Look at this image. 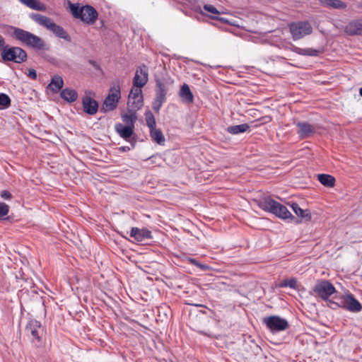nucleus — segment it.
<instances>
[{
  "instance_id": "obj_1",
  "label": "nucleus",
  "mask_w": 362,
  "mask_h": 362,
  "mask_svg": "<svg viewBox=\"0 0 362 362\" xmlns=\"http://www.w3.org/2000/svg\"><path fill=\"white\" fill-rule=\"evenodd\" d=\"M4 28H6V33L13 39L19 41L23 45L31 47L35 50H49V46L39 36L13 25H6Z\"/></svg>"
},
{
  "instance_id": "obj_2",
  "label": "nucleus",
  "mask_w": 362,
  "mask_h": 362,
  "mask_svg": "<svg viewBox=\"0 0 362 362\" xmlns=\"http://www.w3.org/2000/svg\"><path fill=\"white\" fill-rule=\"evenodd\" d=\"M4 28H6V33L13 39L19 41L23 45L31 47L35 50H49V46L39 36L13 25H6Z\"/></svg>"
},
{
  "instance_id": "obj_3",
  "label": "nucleus",
  "mask_w": 362,
  "mask_h": 362,
  "mask_svg": "<svg viewBox=\"0 0 362 362\" xmlns=\"http://www.w3.org/2000/svg\"><path fill=\"white\" fill-rule=\"evenodd\" d=\"M4 28H6V33L13 39L19 41L23 45L31 47L35 50H49V46L39 36L13 25H6Z\"/></svg>"
},
{
  "instance_id": "obj_4",
  "label": "nucleus",
  "mask_w": 362,
  "mask_h": 362,
  "mask_svg": "<svg viewBox=\"0 0 362 362\" xmlns=\"http://www.w3.org/2000/svg\"><path fill=\"white\" fill-rule=\"evenodd\" d=\"M257 204L261 209L272 213L281 219H296L284 205L275 201L269 196L261 198Z\"/></svg>"
},
{
  "instance_id": "obj_5",
  "label": "nucleus",
  "mask_w": 362,
  "mask_h": 362,
  "mask_svg": "<svg viewBox=\"0 0 362 362\" xmlns=\"http://www.w3.org/2000/svg\"><path fill=\"white\" fill-rule=\"evenodd\" d=\"M69 10L72 16L80 19L84 23L92 25L98 18V11L90 5L81 6L80 4H72L69 1Z\"/></svg>"
},
{
  "instance_id": "obj_6",
  "label": "nucleus",
  "mask_w": 362,
  "mask_h": 362,
  "mask_svg": "<svg viewBox=\"0 0 362 362\" xmlns=\"http://www.w3.org/2000/svg\"><path fill=\"white\" fill-rule=\"evenodd\" d=\"M31 18L40 25L51 30L59 38L71 42V38L67 32L62 26L57 25L50 18L40 13H34Z\"/></svg>"
},
{
  "instance_id": "obj_7",
  "label": "nucleus",
  "mask_w": 362,
  "mask_h": 362,
  "mask_svg": "<svg viewBox=\"0 0 362 362\" xmlns=\"http://www.w3.org/2000/svg\"><path fill=\"white\" fill-rule=\"evenodd\" d=\"M4 62H13L17 64L25 62L28 59L27 52L20 47H12L6 45L1 52Z\"/></svg>"
},
{
  "instance_id": "obj_8",
  "label": "nucleus",
  "mask_w": 362,
  "mask_h": 362,
  "mask_svg": "<svg viewBox=\"0 0 362 362\" xmlns=\"http://www.w3.org/2000/svg\"><path fill=\"white\" fill-rule=\"evenodd\" d=\"M288 27L293 40H298L313 32L312 25L307 21L291 23Z\"/></svg>"
},
{
  "instance_id": "obj_9",
  "label": "nucleus",
  "mask_w": 362,
  "mask_h": 362,
  "mask_svg": "<svg viewBox=\"0 0 362 362\" xmlns=\"http://www.w3.org/2000/svg\"><path fill=\"white\" fill-rule=\"evenodd\" d=\"M262 322L274 334L284 331L289 327L288 322L279 315L264 317Z\"/></svg>"
},
{
  "instance_id": "obj_10",
  "label": "nucleus",
  "mask_w": 362,
  "mask_h": 362,
  "mask_svg": "<svg viewBox=\"0 0 362 362\" xmlns=\"http://www.w3.org/2000/svg\"><path fill=\"white\" fill-rule=\"evenodd\" d=\"M313 291L324 300H328L332 294L337 293L335 287L328 280L318 281L313 288Z\"/></svg>"
},
{
  "instance_id": "obj_11",
  "label": "nucleus",
  "mask_w": 362,
  "mask_h": 362,
  "mask_svg": "<svg viewBox=\"0 0 362 362\" xmlns=\"http://www.w3.org/2000/svg\"><path fill=\"white\" fill-rule=\"evenodd\" d=\"M134 125H124L121 123H117L115 125V130L119 136L132 145V148H134L136 144V139L133 137Z\"/></svg>"
},
{
  "instance_id": "obj_12",
  "label": "nucleus",
  "mask_w": 362,
  "mask_h": 362,
  "mask_svg": "<svg viewBox=\"0 0 362 362\" xmlns=\"http://www.w3.org/2000/svg\"><path fill=\"white\" fill-rule=\"evenodd\" d=\"M127 105L134 111L139 110L144 105L142 90L141 88H132L129 94Z\"/></svg>"
},
{
  "instance_id": "obj_13",
  "label": "nucleus",
  "mask_w": 362,
  "mask_h": 362,
  "mask_svg": "<svg viewBox=\"0 0 362 362\" xmlns=\"http://www.w3.org/2000/svg\"><path fill=\"white\" fill-rule=\"evenodd\" d=\"M41 323L34 319L30 320L25 326L26 334L32 339V340H37L40 341V333L42 332Z\"/></svg>"
},
{
  "instance_id": "obj_14",
  "label": "nucleus",
  "mask_w": 362,
  "mask_h": 362,
  "mask_svg": "<svg viewBox=\"0 0 362 362\" xmlns=\"http://www.w3.org/2000/svg\"><path fill=\"white\" fill-rule=\"evenodd\" d=\"M148 69L146 65L139 66L136 71L135 76L133 78V85L137 88L144 87L148 82Z\"/></svg>"
},
{
  "instance_id": "obj_15",
  "label": "nucleus",
  "mask_w": 362,
  "mask_h": 362,
  "mask_svg": "<svg viewBox=\"0 0 362 362\" xmlns=\"http://www.w3.org/2000/svg\"><path fill=\"white\" fill-rule=\"evenodd\" d=\"M296 127L298 128L296 133L300 139L310 138L316 132L315 126L307 122H298L296 123Z\"/></svg>"
},
{
  "instance_id": "obj_16",
  "label": "nucleus",
  "mask_w": 362,
  "mask_h": 362,
  "mask_svg": "<svg viewBox=\"0 0 362 362\" xmlns=\"http://www.w3.org/2000/svg\"><path fill=\"white\" fill-rule=\"evenodd\" d=\"M130 236L137 242H143L146 239L153 238L151 231L146 228H139L133 227L131 229Z\"/></svg>"
},
{
  "instance_id": "obj_17",
  "label": "nucleus",
  "mask_w": 362,
  "mask_h": 362,
  "mask_svg": "<svg viewBox=\"0 0 362 362\" xmlns=\"http://www.w3.org/2000/svg\"><path fill=\"white\" fill-rule=\"evenodd\" d=\"M82 104L85 113L89 115H93L97 113L99 105L98 102L93 98L86 95L83 98Z\"/></svg>"
},
{
  "instance_id": "obj_18",
  "label": "nucleus",
  "mask_w": 362,
  "mask_h": 362,
  "mask_svg": "<svg viewBox=\"0 0 362 362\" xmlns=\"http://www.w3.org/2000/svg\"><path fill=\"white\" fill-rule=\"evenodd\" d=\"M345 32L351 36H362V19L350 21L345 27Z\"/></svg>"
},
{
  "instance_id": "obj_19",
  "label": "nucleus",
  "mask_w": 362,
  "mask_h": 362,
  "mask_svg": "<svg viewBox=\"0 0 362 362\" xmlns=\"http://www.w3.org/2000/svg\"><path fill=\"white\" fill-rule=\"evenodd\" d=\"M345 310H347L350 312L358 313L362 310V305L359 303V301L354 298V296L351 294H346V302Z\"/></svg>"
},
{
  "instance_id": "obj_20",
  "label": "nucleus",
  "mask_w": 362,
  "mask_h": 362,
  "mask_svg": "<svg viewBox=\"0 0 362 362\" xmlns=\"http://www.w3.org/2000/svg\"><path fill=\"white\" fill-rule=\"evenodd\" d=\"M293 51L296 54L302 56H309V57H317L324 52V49L322 47H320L318 49L314 48H300L298 47H295L293 49Z\"/></svg>"
},
{
  "instance_id": "obj_21",
  "label": "nucleus",
  "mask_w": 362,
  "mask_h": 362,
  "mask_svg": "<svg viewBox=\"0 0 362 362\" xmlns=\"http://www.w3.org/2000/svg\"><path fill=\"white\" fill-rule=\"evenodd\" d=\"M156 98L165 101L167 95V88L165 83L160 78L156 77Z\"/></svg>"
},
{
  "instance_id": "obj_22",
  "label": "nucleus",
  "mask_w": 362,
  "mask_h": 362,
  "mask_svg": "<svg viewBox=\"0 0 362 362\" xmlns=\"http://www.w3.org/2000/svg\"><path fill=\"white\" fill-rule=\"evenodd\" d=\"M320 4L326 8L344 10L347 4L341 0H319Z\"/></svg>"
},
{
  "instance_id": "obj_23",
  "label": "nucleus",
  "mask_w": 362,
  "mask_h": 362,
  "mask_svg": "<svg viewBox=\"0 0 362 362\" xmlns=\"http://www.w3.org/2000/svg\"><path fill=\"white\" fill-rule=\"evenodd\" d=\"M179 95L182 100L185 103H192L194 101V95L187 83H184L180 90Z\"/></svg>"
},
{
  "instance_id": "obj_24",
  "label": "nucleus",
  "mask_w": 362,
  "mask_h": 362,
  "mask_svg": "<svg viewBox=\"0 0 362 362\" xmlns=\"http://www.w3.org/2000/svg\"><path fill=\"white\" fill-rule=\"evenodd\" d=\"M293 212L298 216L303 219L305 221L311 220V214L308 209H302L297 203H292L291 205Z\"/></svg>"
},
{
  "instance_id": "obj_25",
  "label": "nucleus",
  "mask_w": 362,
  "mask_h": 362,
  "mask_svg": "<svg viewBox=\"0 0 362 362\" xmlns=\"http://www.w3.org/2000/svg\"><path fill=\"white\" fill-rule=\"evenodd\" d=\"M63 85L64 81L62 77L59 75H54L52 78L51 81L48 85V88L52 93H56L59 91V90L63 87Z\"/></svg>"
},
{
  "instance_id": "obj_26",
  "label": "nucleus",
  "mask_w": 362,
  "mask_h": 362,
  "mask_svg": "<svg viewBox=\"0 0 362 362\" xmlns=\"http://www.w3.org/2000/svg\"><path fill=\"white\" fill-rule=\"evenodd\" d=\"M60 96L66 102L73 103L77 100L78 93L74 89L66 88L61 91Z\"/></svg>"
},
{
  "instance_id": "obj_27",
  "label": "nucleus",
  "mask_w": 362,
  "mask_h": 362,
  "mask_svg": "<svg viewBox=\"0 0 362 362\" xmlns=\"http://www.w3.org/2000/svg\"><path fill=\"white\" fill-rule=\"evenodd\" d=\"M149 130L152 140L159 145H163L165 139L162 131L160 129H156V127Z\"/></svg>"
},
{
  "instance_id": "obj_28",
  "label": "nucleus",
  "mask_w": 362,
  "mask_h": 362,
  "mask_svg": "<svg viewBox=\"0 0 362 362\" xmlns=\"http://www.w3.org/2000/svg\"><path fill=\"white\" fill-rule=\"evenodd\" d=\"M250 126L247 123L238 124V125H231L228 126L226 129V131L230 134H238L240 133H244L249 130Z\"/></svg>"
},
{
  "instance_id": "obj_29",
  "label": "nucleus",
  "mask_w": 362,
  "mask_h": 362,
  "mask_svg": "<svg viewBox=\"0 0 362 362\" xmlns=\"http://www.w3.org/2000/svg\"><path fill=\"white\" fill-rule=\"evenodd\" d=\"M318 181L327 187H332L335 185V178L328 174H319L317 175Z\"/></svg>"
},
{
  "instance_id": "obj_30",
  "label": "nucleus",
  "mask_w": 362,
  "mask_h": 362,
  "mask_svg": "<svg viewBox=\"0 0 362 362\" xmlns=\"http://www.w3.org/2000/svg\"><path fill=\"white\" fill-rule=\"evenodd\" d=\"M118 102L110 98V96H107L103 101V105L100 108V111L103 112H107L108 111L114 110L117 106Z\"/></svg>"
},
{
  "instance_id": "obj_31",
  "label": "nucleus",
  "mask_w": 362,
  "mask_h": 362,
  "mask_svg": "<svg viewBox=\"0 0 362 362\" xmlns=\"http://www.w3.org/2000/svg\"><path fill=\"white\" fill-rule=\"evenodd\" d=\"M22 4H25L28 7L36 10V11H44L45 6L37 0H19Z\"/></svg>"
},
{
  "instance_id": "obj_32",
  "label": "nucleus",
  "mask_w": 362,
  "mask_h": 362,
  "mask_svg": "<svg viewBox=\"0 0 362 362\" xmlns=\"http://www.w3.org/2000/svg\"><path fill=\"white\" fill-rule=\"evenodd\" d=\"M130 114H124L122 115V119L124 122L127 124L129 126L134 125L136 120L137 119L136 112L132 108L129 109Z\"/></svg>"
},
{
  "instance_id": "obj_33",
  "label": "nucleus",
  "mask_w": 362,
  "mask_h": 362,
  "mask_svg": "<svg viewBox=\"0 0 362 362\" xmlns=\"http://www.w3.org/2000/svg\"><path fill=\"white\" fill-rule=\"evenodd\" d=\"M145 119L146 125L149 129L156 127V122L153 112L151 110H146L145 112Z\"/></svg>"
},
{
  "instance_id": "obj_34",
  "label": "nucleus",
  "mask_w": 362,
  "mask_h": 362,
  "mask_svg": "<svg viewBox=\"0 0 362 362\" xmlns=\"http://www.w3.org/2000/svg\"><path fill=\"white\" fill-rule=\"evenodd\" d=\"M11 106V99L9 96L6 94L0 93V110L7 109Z\"/></svg>"
},
{
  "instance_id": "obj_35",
  "label": "nucleus",
  "mask_w": 362,
  "mask_h": 362,
  "mask_svg": "<svg viewBox=\"0 0 362 362\" xmlns=\"http://www.w3.org/2000/svg\"><path fill=\"white\" fill-rule=\"evenodd\" d=\"M297 286V281L295 278H291L289 279H284L281 283L279 284L278 287L284 288V287H289L293 289H296Z\"/></svg>"
},
{
  "instance_id": "obj_36",
  "label": "nucleus",
  "mask_w": 362,
  "mask_h": 362,
  "mask_svg": "<svg viewBox=\"0 0 362 362\" xmlns=\"http://www.w3.org/2000/svg\"><path fill=\"white\" fill-rule=\"evenodd\" d=\"M16 279L17 282L20 284L21 287H23V282L28 284L29 286L32 284V280L28 278H25L24 276V274L21 271H19L18 274H16Z\"/></svg>"
},
{
  "instance_id": "obj_37",
  "label": "nucleus",
  "mask_w": 362,
  "mask_h": 362,
  "mask_svg": "<svg viewBox=\"0 0 362 362\" xmlns=\"http://www.w3.org/2000/svg\"><path fill=\"white\" fill-rule=\"evenodd\" d=\"M335 295L333 296V298L335 299L336 303L339 308H341L345 309L346 302V295H337V292L334 293Z\"/></svg>"
},
{
  "instance_id": "obj_38",
  "label": "nucleus",
  "mask_w": 362,
  "mask_h": 362,
  "mask_svg": "<svg viewBox=\"0 0 362 362\" xmlns=\"http://www.w3.org/2000/svg\"><path fill=\"white\" fill-rule=\"evenodd\" d=\"M8 212L9 206L0 202V220H4V216H7Z\"/></svg>"
},
{
  "instance_id": "obj_39",
  "label": "nucleus",
  "mask_w": 362,
  "mask_h": 362,
  "mask_svg": "<svg viewBox=\"0 0 362 362\" xmlns=\"http://www.w3.org/2000/svg\"><path fill=\"white\" fill-rule=\"evenodd\" d=\"M165 103V101L162 100H160V99H158V98H153V100L152 102V108L153 110L158 113L163 104Z\"/></svg>"
},
{
  "instance_id": "obj_40",
  "label": "nucleus",
  "mask_w": 362,
  "mask_h": 362,
  "mask_svg": "<svg viewBox=\"0 0 362 362\" xmlns=\"http://www.w3.org/2000/svg\"><path fill=\"white\" fill-rule=\"evenodd\" d=\"M204 11H208L212 14L218 15L220 14L221 12L213 5L211 4H205L203 6Z\"/></svg>"
},
{
  "instance_id": "obj_41",
  "label": "nucleus",
  "mask_w": 362,
  "mask_h": 362,
  "mask_svg": "<svg viewBox=\"0 0 362 362\" xmlns=\"http://www.w3.org/2000/svg\"><path fill=\"white\" fill-rule=\"evenodd\" d=\"M189 262L192 264V265H194L196 266L197 267H199L200 269H202V270H206V269H208V266L204 264H202L200 263L199 262H198L197 259H193V258H189Z\"/></svg>"
},
{
  "instance_id": "obj_42",
  "label": "nucleus",
  "mask_w": 362,
  "mask_h": 362,
  "mask_svg": "<svg viewBox=\"0 0 362 362\" xmlns=\"http://www.w3.org/2000/svg\"><path fill=\"white\" fill-rule=\"evenodd\" d=\"M107 96H110V98H112L114 100L119 102L121 98L120 90H119L118 88L115 89L114 90V93H109Z\"/></svg>"
},
{
  "instance_id": "obj_43",
  "label": "nucleus",
  "mask_w": 362,
  "mask_h": 362,
  "mask_svg": "<svg viewBox=\"0 0 362 362\" xmlns=\"http://www.w3.org/2000/svg\"><path fill=\"white\" fill-rule=\"evenodd\" d=\"M327 301V305L329 308L333 309V310H337L339 308L338 305H337V303H336V300L335 299H334L332 298V299H329L326 300Z\"/></svg>"
},
{
  "instance_id": "obj_44",
  "label": "nucleus",
  "mask_w": 362,
  "mask_h": 362,
  "mask_svg": "<svg viewBox=\"0 0 362 362\" xmlns=\"http://www.w3.org/2000/svg\"><path fill=\"white\" fill-rule=\"evenodd\" d=\"M0 197L4 199H11L13 196L8 190H3L0 192Z\"/></svg>"
},
{
  "instance_id": "obj_45",
  "label": "nucleus",
  "mask_w": 362,
  "mask_h": 362,
  "mask_svg": "<svg viewBox=\"0 0 362 362\" xmlns=\"http://www.w3.org/2000/svg\"><path fill=\"white\" fill-rule=\"evenodd\" d=\"M119 89L120 90V86H119V81L118 79L115 80L112 86L110 88V92L109 93H114V90Z\"/></svg>"
},
{
  "instance_id": "obj_46",
  "label": "nucleus",
  "mask_w": 362,
  "mask_h": 362,
  "mask_svg": "<svg viewBox=\"0 0 362 362\" xmlns=\"http://www.w3.org/2000/svg\"><path fill=\"white\" fill-rule=\"evenodd\" d=\"M209 17L211 18V19H215V20H217L221 23H229V21L225 18H223V17H218V16H209Z\"/></svg>"
},
{
  "instance_id": "obj_47",
  "label": "nucleus",
  "mask_w": 362,
  "mask_h": 362,
  "mask_svg": "<svg viewBox=\"0 0 362 362\" xmlns=\"http://www.w3.org/2000/svg\"><path fill=\"white\" fill-rule=\"evenodd\" d=\"M28 76L31 78L32 79H36L37 78V72L35 69H30L28 70Z\"/></svg>"
},
{
  "instance_id": "obj_48",
  "label": "nucleus",
  "mask_w": 362,
  "mask_h": 362,
  "mask_svg": "<svg viewBox=\"0 0 362 362\" xmlns=\"http://www.w3.org/2000/svg\"><path fill=\"white\" fill-rule=\"evenodd\" d=\"M88 63L90 65H92L95 70H98V71L101 70L100 65L95 60L89 59Z\"/></svg>"
},
{
  "instance_id": "obj_49",
  "label": "nucleus",
  "mask_w": 362,
  "mask_h": 362,
  "mask_svg": "<svg viewBox=\"0 0 362 362\" xmlns=\"http://www.w3.org/2000/svg\"><path fill=\"white\" fill-rule=\"evenodd\" d=\"M7 44H6L5 39L2 35H0V51L2 52L3 49L6 47Z\"/></svg>"
},
{
  "instance_id": "obj_50",
  "label": "nucleus",
  "mask_w": 362,
  "mask_h": 362,
  "mask_svg": "<svg viewBox=\"0 0 362 362\" xmlns=\"http://www.w3.org/2000/svg\"><path fill=\"white\" fill-rule=\"evenodd\" d=\"M132 148H132V146H120L119 148V151L122 152V153H124V152L129 151H130Z\"/></svg>"
},
{
  "instance_id": "obj_51",
  "label": "nucleus",
  "mask_w": 362,
  "mask_h": 362,
  "mask_svg": "<svg viewBox=\"0 0 362 362\" xmlns=\"http://www.w3.org/2000/svg\"><path fill=\"white\" fill-rule=\"evenodd\" d=\"M356 6L357 8L361 9L362 8V1L360 2H358Z\"/></svg>"
},
{
  "instance_id": "obj_52",
  "label": "nucleus",
  "mask_w": 362,
  "mask_h": 362,
  "mask_svg": "<svg viewBox=\"0 0 362 362\" xmlns=\"http://www.w3.org/2000/svg\"><path fill=\"white\" fill-rule=\"evenodd\" d=\"M359 94L362 96V87L359 89Z\"/></svg>"
},
{
  "instance_id": "obj_53",
  "label": "nucleus",
  "mask_w": 362,
  "mask_h": 362,
  "mask_svg": "<svg viewBox=\"0 0 362 362\" xmlns=\"http://www.w3.org/2000/svg\"><path fill=\"white\" fill-rule=\"evenodd\" d=\"M153 158H154V156H151L149 159H152Z\"/></svg>"
}]
</instances>
